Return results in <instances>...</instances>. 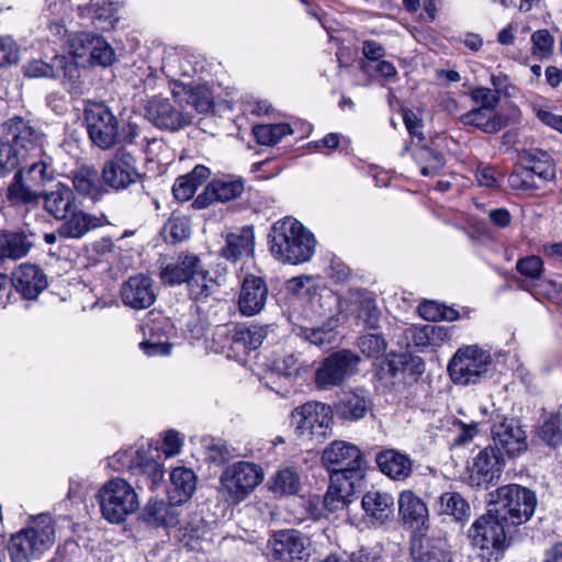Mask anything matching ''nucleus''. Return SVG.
Here are the masks:
<instances>
[{"instance_id":"obj_29","label":"nucleus","mask_w":562,"mask_h":562,"mask_svg":"<svg viewBox=\"0 0 562 562\" xmlns=\"http://www.w3.org/2000/svg\"><path fill=\"white\" fill-rule=\"evenodd\" d=\"M371 407L369 392L364 389L346 391L336 404L338 416L347 420L362 418Z\"/></svg>"},{"instance_id":"obj_36","label":"nucleus","mask_w":562,"mask_h":562,"mask_svg":"<svg viewBox=\"0 0 562 562\" xmlns=\"http://www.w3.org/2000/svg\"><path fill=\"white\" fill-rule=\"evenodd\" d=\"M172 95L177 99L186 100L192 104L200 113H209L214 108V100L211 90L207 87H192L184 82L175 81L171 88Z\"/></svg>"},{"instance_id":"obj_58","label":"nucleus","mask_w":562,"mask_h":562,"mask_svg":"<svg viewBox=\"0 0 562 562\" xmlns=\"http://www.w3.org/2000/svg\"><path fill=\"white\" fill-rule=\"evenodd\" d=\"M540 438L550 446L562 445V420L559 416H550L541 426Z\"/></svg>"},{"instance_id":"obj_63","label":"nucleus","mask_w":562,"mask_h":562,"mask_svg":"<svg viewBox=\"0 0 562 562\" xmlns=\"http://www.w3.org/2000/svg\"><path fill=\"white\" fill-rule=\"evenodd\" d=\"M24 172L25 178L33 186H42L54 178L53 170L43 161L33 162L27 169H24Z\"/></svg>"},{"instance_id":"obj_59","label":"nucleus","mask_w":562,"mask_h":562,"mask_svg":"<svg viewBox=\"0 0 562 562\" xmlns=\"http://www.w3.org/2000/svg\"><path fill=\"white\" fill-rule=\"evenodd\" d=\"M93 43L94 46L92 47L90 65H99L102 67L112 65L115 59V53L110 44L101 36H97Z\"/></svg>"},{"instance_id":"obj_49","label":"nucleus","mask_w":562,"mask_h":562,"mask_svg":"<svg viewBox=\"0 0 562 562\" xmlns=\"http://www.w3.org/2000/svg\"><path fill=\"white\" fill-rule=\"evenodd\" d=\"M334 327L335 325L330 323L322 327H299L296 335L315 346L325 348L336 341L337 334Z\"/></svg>"},{"instance_id":"obj_41","label":"nucleus","mask_w":562,"mask_h":562,"mask_svg":"<svg viewBox=\"0 0 562 562\" xmlns=\"http://www.w3.org/2000/svg\"><path fill=\"white\" fill-rule=\"evenodd\" d=\"M145 520L156 527H173L178 525V512L162 499H149L143 512Z\"/></svg>"},{"instance_id":"obj_4","label":"nucleus","mask_w":562,"mask_h":562,"mask_svg":"<svg viewBox=\"0 0 562 562\" xmlns=\"http://www.w3.org/2000/svg\"><path fill=\"white\" fill-rule=\"evenodd\" d=\"M322 464L330 472L331 482L358 485L364 477L367 463L361 450L345 440H335L322 453Z\"/></svg>"},{"instance_id":"obj_10","label":"nucleus","mask_w":562,"mask_h":562,"mask_svg":"<svg viewBox=\"0 0 562 562\" xmlns=\"http://www.w3.org/2000/svg\"><path fill=\"white\" fill-rule=\"evenodd\" d=\"M504 522L488 507L487 513L475 519L469 529L471 543L483 553L504 552L509 547Z\"/></svg>"},{"instance_id":"obj_54","label":"nucleus","mask_w":562,"mask_h":562,"mask_svg":"<svg viewBox=\"0 0 562 562\" xmlns=\"http://www.w3.org/2000/svg\"><path fill=\"white\" fill-rule=\"evenodd\" d=\"M416 160L423 176H435L445 166V158L440 153L422 147L416 151Z\"/></svg>"},{"instance_id":"obj_64","label":"nucleus","mask_w":562,"mask_h":562,"mask_svg":"<svg viewBox=\"0 0 562 562\" xmlns=\"http://www.w3.org/2000/svg\"><path fill=\"white\" fill-rule=\"evenodd\" d=\"M471 97L477 104H480L479 108H484L494 111L501 100L498 92L496 90L483 87L474 89L471 92Z\"/></svg>"},{"instance_id":"obj_44","label":"nucleus","mask_w":562,"mask_h":562,"mask_svg":"<svg viewBox=\"0 0 562 562\" xmlns=\"http://www.w3.org/2000/svg\"><path fill=\"white\" fill-rule=\"evenodd\" d=\"M267 337V327L260 325H238L234 328L232 340L248 350H256Z\"/></svg>"},{"instance_id":"obj_56","label":"nucleus","mask_w":562,"mask_h":562,"mask_svg":"<svg viewBox=\"0 0 562 562\" xmlns=\"http://www.w3.org/2000/svg\"><path fill=\"white\" fill-rule=\"evenodd\" d=\"M300 480L295 472L284 469L273 477L271 490L279 495H293L299 492Z\"/></svg>"},{"instance_id":"obj_31","label":"nucleus","mask_w":562,"mask_h":562,"mask_svg":"<svg viewBox=\"0 0 562 562\" xmlns=\"http://www.w3.org/2000/svg\"><path fill=\"white\" fill-rule=\"evenodd\" d=\"M128 469L138 482L146 484L150 490H155L162 482V465L143 451L135 452Z\"/></svg>"},{"instance_id":"obj_6","label":"nucleus","mask_w":562,"mask_h":562,"mask_svg":"<svg viewBox=\"0 0 562 562\" xmlns=\"http://www.w3.org/2000/svg\"><path fill=\"white\" fill-rule=\"evenodd\" d=\"M85 121L91 142L101 149H109L123 142H132L133 135L125 134L124 127L104 102H88Z\"/></svg>"},{"instance_id":"obj_48","label":"nucleus","mask_w":562,"mask_h":562,"mask_svg":"<svg viewBox=\"0 0 562 562\" xmlns=\"http://www.w3.org/2000/svg\"><path fill=\"white\" fill-rule=\"evenodd\" d=\"M72 184L78 193L95 200L101 194L98 175L93 169L81 168L74 172Z\"/></svg>"},{"instance_id":"obj_53","label":"nucleus","mask_w":562,"mask_h":562,"mask_svg":"<svg viewBox=\"0 0 562 562\" xmlns=\"http://www.w3.org/2000/svg\"><path fill=\"white\" fill-rule=\"evenodd\" d=\"M531 53L539 59H548L553 55L554 49V37L551 35L549 30L541 29L531 34Z\"/></svg>"},{"instance_id":"obj_28","label":"nucleus","mask_w":562,"mask_h":562,"mask_svg":"<svg viewBox=\"0 0 562 562\" xmlns=\"http://www.w3.org/2000/svg\"><path fill=\"white\" fill-rule=\"evenodd\" d=\"M375 460L381 472L394 481H405L413 472L411 458L394 449L379 452Z\"/></svg>"},{"instance_id":"obj_55","label":"nucleus","mask_w":562,"mask_h":562,"mask_svg":"<svg viewBox=\"0 0 562 562\" xmlns=\"http://www.w3.org/2000/svg\"><path fill=\"white\" fill-rule=\"evenodd\" d=\"M25 158L11 142H0V175L12 172Z\"/></svg>"},{"instance_id":"obj_32","label":"nucleus","mask_w":562,"mask_h":562,"mask_svg":"<svg viewBox=\"0 0 562 562\" xmlns=\"http://www.w3.org/2000/svg\"><path fill=\"white\" fill-rule=\"evenodd\" d=\"M226 244L221 249V256L229 261L249 257L255 250V234L250 226H245L226 235Z\"/></svg>"},{"instance_id":"obj_2","label":"nucleus","mask_w":562,"mask_h":562,"mask_svg":"<svg viewBox=\"0 0 562 562\" xmlns=\"http://www.w3.org/2000/svg\"><path fill=\"white\" fill-rule=\"evenodd\" d=\"M333 425L331 407L318 401H308L290 413V426L300 445L322 443L331 435Z\"/></svg>"},{"instance_id":"obj_50","label":"nucleus","mask_w":562,"mask_h":562,"mask_svg":"<svg viewBox=\"0 0 562 562\" xmlns=\"http://www.w3.org/2000/svg\"><path fill=\"white\" fill-rule=\"evenodd\" d=\"M68 9L69 3L67 0H47V25L55 36H63L66 33L63 22Z\"/></svg>"},{"instance_id":"obj_39","label":"nucleus","mask_w":562,"mask_h":562,"mask_svg":"<svg viewBox=\"0 0 562 562\" xmlns=\"http://www.w3.org/2000/svg\"><path fill=\"white\" fill-rule=\"evenodd\" d=\"M33 247V234L7 232L0 236V256L13 260L25 257Z\"/></svg>"},{"instance_id":"obj_16","label":"nucleus","mask_w":562,"mask_h":562,"mask_svg":"<svg viewBox=\"0 0 562 562\" xmlns=\"http://www.w3.org/2000/svg\"><path fill=\"white\" fill-rule=\"evenodd\" d=\"M554 178L555 170L549 155L541 153L538 162L513 171L508 177V183L513 189L532 193L544 189Z\"/></svg>"},{"instance_id":"obj_34","label":"nucleus","mask_w":562,"mask_h":562,"mask_svg":"<svg viewBox=\"0 0 562 562\" xmlns=\"http://www.w3.org/2000/svg\"><path fill=\"white\" fill-rule=\"evenodd\" d=\"M361 506L367 517L382 525L394 513V497L387 492L371 490L362 496Z\"/></svg>"},{"instance_id":"obj_11","label":"nucleus","mask_w":562,"mask_h":562,"mask_svg":"<svg viewBox=\"0 0 562 562\" xmlns=\"http://www.w3.org/2000/svg\"><path fill=\"white\" fill-rule=\"evenodd\" d=\"M268 548L274 562H306L311 557L310 538L295 529L276 531Z\"/></svg>"},{"instance_id":"obj_19","label":"nucleus","mask_w":562,"mask_h":562,"mask_svg":"<svg viewBox=\"0 0 562 562\" xmlns=\"http://www.w3.org/2000/svg\"><path fill=\"white\" fill-rule=\"evenodd\" d=\"M501 457L493 447L481 450L469 467V483L472 486H484L501 475Z\"/></svg>"},{"instance_id":"obj_62","label":"nucleus","mask_w":562,"mask_h":562,"mask_svg":"<svg viewBox=\"0 0 562 562\" xmlns=\"http://www.w3.org/2000/svg\"><path fill=\"white\" fill-rule=\"evenodd\" d=\"M358 346L366 356L378 357L385 351L386 342L382 336L369 334L360 337Z\"/></svg>"},{"instance_id":"obj_26","label":"nucleus","mask_w":562,"mask_h":562,"mask_svg":"<svg viewBox=\"0 0 562 562\" xmlns=\"http://www.w3.org/2000/svg\"><path fill=\"white\" fill-rule=\"evenodd\" d=\"M41 199L44 210L57 221L66 220L77 206L75 193L63 183H58L52 191L43 192Z\"/></svg>"},{"instance_id":"obj_42","label":"nucleus","mask_w":562,"mask_h":562,"mask_svg":"<svg viewBox=\"0 0 562 562\" xmlns=\"http://www.w3.org/2000/svg\"><path fill=\"white\" fill-rule=\"evenodd\" d=\"M24 169H20L13 177V181L7 189V198L12 204L38 203L42 192L32 189V183L26 181Z\"/></svg>"},{"instance_id":"obj_61","label":"nucleus","mask_w":562,"mask_h":562,"mask_svg":"<svg viewBox=\"0 0 562 562\" xmlns=\"http://www.w3.org/2000/svg\"><path fill=\"white\" fill-rule=\"evenodd\" d=\"M517 271L528 279H538L543 271V262L538 256H527L516 262Z\"/></svg>"},{"instance_id":"obj_12","label":"nucleus","mask_w":562,"mask_h":562,"mask_svg":"<svg viewBox=\"0 0 562 562\" xmlns=\"http://www.w3.org/2000/svg\"><path fill=\"white\" fill-rule=\"evenodd\" d=\"M358 362V356L349 350H340L328 356L315 372V385L321 390H328L342 384L355 374Z\"/></svg>"},{"instance_id":"obj_57","label":"nucleus","mask_w":562,"mask_h":562,"mask_svg":"<svg viewBox=\"0 0 562 562\" xmlns=\"http://www.w3.org/2000/svg\"><path fill=\"white\" fill-rule=\"evenodd\" d=\"M98 35L90 33L77 34L71 41L69 46L70 54L82 61L90 64L92 57V47L94 46Z\"/></svg>"},{"instance_id":"obj_33","label":"nucleus","mask_w":562,"mask_h":562,"mask_svg":"<svg viewBox=\"0 0 562 562\" xmlns=\"http://www.w3.org/2000/svg\"><path fill=\"white\" fill-rule=\"evenodd\" d=\"M397 503L402 520L411 528H420L428 520L427 505L413 491L401 492Z\"/></svg>"},{"instance_id":"obj_1","label":"nucleus","mask_w":562,"mask_h":562,"mask_svg":"<svg viewBox=\"0 0 562 562\" xmlns=\"http://www.w3.org/2000/svg\"><path fill=\"white\" fill-rule=\"evenodd\" d=\"M272 256L292 265L308 261L315 251V239L302 223L294 217L277 221L269 234Z\"/></svg>"},{"instance_id":"obj_20","label":"nucleus","mask_w":562,"mask_h":562,"mask_svg":"<svg viewBox=\"0 0 562 562\" xmlns=\"http://www.w3.org/2000/svg\"><path fill=\"white\" fill-rule=\"evenodd\" d=\"M268 299V286L260 277L248 274L240 288L238 307L243 315L254 316L265 307Z\"/></svg>"},{"instance_id":"obj_18","label":"nucleus","mask_w":562,"mask_h":562,"mask_svg":"<svg viewBox=\"0 0 562 562\" xmlns=\"http://www.w3.org/2000/svg\"><path fill=\"white\" fill-rule=\"evenodd\" d=\"M145 116L156 127L178 131L191 124L192 117L170 102L169 99L154 97L146 102Z\"/></svg>"},{"instance_id":"obj_60","label":"nucleus","mask_w":562,"mask_h":562,"mask_svg":"<svg viewBox=\"0 0 562 562\" xmlns=\"http://www.w3.org/2000/svg\"><path fill=\"white\" fill-rule=\"evenodd\" d=\"M166 238H170L172 243H179L188 238L190 235V225L184 217H172L165 225Z\"/></svg>"},{"instance_id":"obj_25","label":"nucleus","mask_w":562,"mask_h":562,"mask_svg":"<svg viewBox=\"0 0 562 562\" xmlns=\"http://www.w3.org/2000/svg\"><path fill=\"white\" fill-rule=\"evenodd\" d=\"M201 266V260L196 255L180 254L175 261L161 269L160 279L168 285L187 283Z\"/></svg>"},{"instance_id":"obj_47","label":"nucleus","mask_w":562,"mask_h":562,"mask_svg":"<svg viewBox=\"0 0 562 562\" xmlns=\"http://www.w3.org/2000/svg\"><path fill=\"white\" fill-rule=\"evenodd\" d=\"M189 296L194 301H200L212 295L216 288V281L210 276V272L201 266L194 276L187 282Z\"/></svg>"},{"instance_id":"obj_15","label":"nucleus","mask_w":562,"mask_h":562,"mask_svg":"<svg viewBox=\"0 0 562 562\" xmlns=\"http://www.w3.org/2000/svg\"><path fill=\"white\" fill-rule=\"evenodd\" d=\"M2 133L7 137H11V143L26 157L42 151L46 140V135L41 127L22 116H13L3 122Z\"/></svg>"},{"instance_id":"obj_40","label":"nucleus","mask_w":562,"mask_h":562,"mask_svg":"<svg viewBox=\"0 0 562 562\" xmlns=\"http://www.w3.org/2000/svg\"><path fill=\"white\" fill-rule=\"evenodd\" d=\"M210 177V170L203 165H198L193 170L179 177L172 187V193L179 201H189L196 189Z\"/></svg>"},{"instance_id":"obj_27","label":"nucleus","mask_w":562,"mask_h":562,"mask_svg":"<svg viewBox=\"0 0 562 562\" xmlns=\"http://www.w3.org/2000/svg\"><path fill=\"white\" fill-rule=\"evenodd\" d=\"M244 191V182L241 180L233 179H218L213 180L205 189L203 194H200L193 205L198 209L205 207L209 203L215 201L227 202L238 198Z\"/></svg>"},{"instance_id":"obj_23","label":"nucleus","mask_w":562,"mask_h":562,"mask_svg":"<svg viewBox=\"0 0 562 562\" xmlns=\"http://www.w3.org/2000/svg\"><path fill=\"white\" fill-rule=\"evenodd\" d=\"M12 288L26 300L36 299L46 289L47 279L44 271L31 263L20 265L12 273Z\"/></svg>"},{"instance_id":"obj_3","label":"nucleus","mask_w":562,"mask_h":562,"mask_svg":"<svg viewBox=\"0 0 562 562\" xmlns=\"http://www.w3.org/2000/svg\"><path fill=\"white\" fill-rule=\"evenodd\" d=\"M488 507L506 524L519 526L533 516L537 496L525 486L507 484L490 493Z\"/></svg>"},{"instance_id":"obj_8","label":"nucleus","mask_w":562,"mask_h":562,"mask_svg":"<svg viewBox=\"0 0 562 562\" xmlns=\"http://www.w3.org/2000/svg\"><path fill=\"white\" fill-rule=\"evenodd\" d=\"M491 364L492 357L487 350L469 345L457 350L449 362L448 371L456 384H475L487 373Z\"/></svg>"},{"instance_id":"obj_17","label":"nucleus","mask_w":562,"mask_h":562,"mask_svg":"<svg viewBox=\"0 0 562 562\" xmlns=\"http://www.w3.org/2000/svg\"><path fill=\"white\" fill-rule=\"evenodd\" d=\"M495 448L509 457L518 456L528 449L527 434L519 420L504 417L492 427Z\"/></svg>"},{"instance_id":"obj_51","label":"nucleus","mask_w":562,"mask_h":562,"mask_svg":"<svg viewBox=\"0 0 562 562\" xmlns=\"http://www.w3.org/2000/svg\"><path fill=\"white\" fill-rule=\"evenodd\" d=\"M418 314L427 321L439 322L447 321L452 322L459 318V312L452 307L442 305L436 301H424L418 305Z\"/></svg>"},{"instance_id":"obj_13","label":"nucleus","mask_w":562,"mask_h":562,"mask_svg":"<svg viewBox=\"0 0 562 562\" xmlns=\"http://www.w3.org/2000/svg\"><path fill=\"white\" fill-rule=\"evenodd\" d=\"M101 177L103 183L115 191L127 189L140 178L136 157L127 150H117L104 162Z\"/></svg>"},{"instance_id":"obj_7","label":"nucleus","mask_w":562,"mask_h":562,"mask_svg":"<svg viewBox=\"0 0 562 562\" xmlns=\"http://www.w3.org/2000/svg\"><path fill=\"white\" fill-rule=\"evenodd\" d=\"M55 540V529L49 518H41L32 526L13 535L8 550L12 562H29L31 558L48 550Z\"/></svg>"},{"instance_id":"obj_43","label":"nucleus","mask_w":562,"mask_h":562,"mask_svg":"<svg viewBox=\"0 0 562 562\" xmlns=\"http://www.w3.org/2000/svg\"><path fill=\"white\" fill-rule=\"evenodd\" d=\"M115 7L114 2L111 0H97L95 2L92 0L90 5L82 11V15L93 14L92 23L97 29L102 31H108L114 27L115 19H114Z\"/></svg>"},{"instance_id":"obj_37","label":"nucleus","mask_w":562,"mask_h":562,"mask_svg":"<svg viewBox=\"0 0 562 562\" xmlns=\"http://www.w3.org/2000/svg\"><path fill=\"white\" fill-rule=\"evenodd\" d=\"M63 221L64 223L57 229V234L63 238H81L91 229L101 225L98 217L79 210L78 205L74 209V212H69L68 217Z\"/></svg>"},{"instance_id":"obj_46","label":"nucleus","mask_w":562,"mask_h":562,"mask_svg":"<svg viewBox=\"0 0 562 562\" xmlns=\"http://www.w3.org/2000/svg\"><path fill=\"white\" fill-rule=\"evenodd\" d=\"M356 487L357 485L346 481L337 483L330 481L329 488L324 496L325 507L331 512L344 508L351 502V496L353 495Z\"/></svg>"},{"instance_id":"obj_22","label":"nucleus","mask_w":562,"mask_h":562,"mask_svg":"<svg viewBox=\"0 0 562 562\" xmlns=\"http://www.w3.org/2000/svg\"><path fill=\"white\" fill-rule=\"evenodd\" d=\"M411 555L416 562H451L449 544L443 537H414L411 544Z\"/></svg>"},{"instance_id":"obj_38","label":"nucleus","mask_w":562,"mask_h":562,"mask_svg":"<svg viewBox=\"0 0 562 562\" xmlns=\"http://www.w3.org/2000/svg\"><path fill=\"white\" fill-rule=\"evenodd\" d=\"M435 510L440 516H450L458 522L467 521L471 516V506L458 492L442 493L435 504Z\"/></svg>"},{"instance_id":"obj_14","label":"nucleus","mask_w":562,"mask_h":562,"mask_svg":"<svg viewBox=\"0 0 562 562\" xmlns=\"http://www.w3.org/2000/svg\"><path fill=\"white\" fill-rule=\"evenodd\" d=\"M24 75L30 78L63 76L64 88L74 95L81 93V85L78 81L80 71L76 64L69 63L64 56H55L53 64L43 60H32L24 66Z\"/></svg>"},{"instance_id":"obj_24","label":"nucleus","mask_w":562,"mask_h":562,"mask_svg":"<svg viewBox=\"0 0 562 562\" xmlns=\"http://www.w3.org/2000/svg\"><path fill=\"white\" fill-rule=\"evenodd\" d=\"M451 336L452 327L438 324H428L420 327L409 326L405 329L407 345L413 344L419 350L440 347L450 340Z\"/></svg>"},{"instance_id":"obj_45","label":"nucleus","mask_w":562,"mask_h":562,"mask_svg":"<svg viewBox=\"0 0 562 562\" xmlns=\"http://www.w3.org/2000/svg\"><path fill=\"white\" fill-rule=\"evenodd\" d=\"M351 313L357 323L367 328L374 329L379 326L381 313L375 301L369 296H359L353 303Z\"/></svg>"},{"instance_id":"obj_30","label":"nucleus","mask_w":562,"mask_h":562,"mask_svg":"<svg viewBox=\"0 0 562 562\" xmlns=\"http://www.w3.org/2000/svg\"><path fill=\"white\" fill-rule=\"evenodd\" d=\"M198 477L195 473L186 467H178L170 473V486L168 498L172 505H181L188 502L196 490Z\"/></svg>"},{"instance_id":"obj_52","label":"nucleus","mask_w":562,"mask_h":562,"mask_svg":"<svg viewBox=\"0 0 562 562\" xmlns=\"http://www.w3.org/2000/svg\"><path fill=\"white\" fill-rule=\"evenodd\" d=\"M292 128L286 123L262 124L254 127L256 139L261 145L271 146L278 143L283 136L292 134Z\"/></svg>"},{"instance_id":"obj_9","label":"nucleus","mask_w":562,"mask_h":562,"mask_svg":"<svg viewBox=\"0 0 562 562\" xmlns=\"http://www.w3.org/2000/svg\"><path fill=\"white\" fill-rule=\"evenodd\" d=\"M263 480L262 469L251 462L239 461L224 470L220 477L221 490L226 499L239 503Z\"/></svg>"},{"instance_id":"obj_35","label":"nucleus","mask_w":562,"mask_h":562,"mask_svg":"<svg viewBox=\"0 0 562 562\" xmlns=\"http://www.w3.org/2000/svg\"><path fill=\"white\" fill-rule=\"evenodd\" d=\"M461 121L465 125H473L488 134L497 133L509 124L506 114L484 108H476L467 112L461 116Z\"/></svg>"},{"instance_id":"obj_5","label":"nucleus","mask_w":562,"mask_h":562,"mask_svg":"<svg viewBox=\"0 0 562 562\" xmlns=\"http://www.w3.org/2000/svg\"><path fill=\"white\" fill-rule=\"evenodd\" d=\"M102 517L111 524H121L139 508L135 488L126 480L115 477L104 483L97 494Z\"/></svg>"},{"instance_id":"obj_21","label":"nucleus","mask_w":562,"mask_h":562,"mask_svg":"<svg viewBox=\"0 0 562 562\" xmlns=\"http://www.w3.org/2000/svg\"><path fill=\"white\" fill-rule=\"evenodd\" d=\"M121 297L126 306L135 310L151 306L156 301L153 281L144 274L131 277L121 286Z\"/></svg>"}]
</instances>
